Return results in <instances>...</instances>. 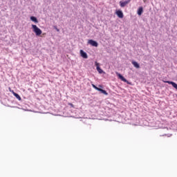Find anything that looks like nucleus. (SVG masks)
<instances>
[{
	"label": "nucleus",
	"mask_w": 177,
	"mask_h": 177,
	"mask_svg": "<svg viewBox=\"0 0 177 177\" xmlns=\"http://www.w3.org/2000/svg\"><path fill=\"white\" fill-rule=\"evenodd\" d=\"M116 75L118 77V78L120 80H121V81H123V82H127V84H129L128 82V80H127V79H125V77H124V76H122V75H121V73L116 72Z\"/></svg>",
	"instance_id": "nucleus-2"
},
{
	"label": "nucleus",
	"mask_w": 177,
	"mask_h": 177,
	"mask_svg": "<svg viewBox=\"0 0 177 177\" xmlns=\"http://www.w3.org/2000/svg\"><path fill=\"white\" fill-rule=\"evenodd\" d=\"M91 86H93V88H95L96 86V85L92 84Z\"/></svg>",
	"instance_id": "nucleus-16"
},
{
	"label": "nucleus",
	"mask_w": 177,
	"mask_h": 177,
	"mask_svg": "<svg viewBox=\"0 0 177 177\" xmlns=\"http://www.w3.org/2000/svg\"><path fill=\"white\" fill-rule=\"evenodd\" d=\"M99 92H101V93H103L104 95H109V93H107V91H106L105 90H103L102 88H100Z\"/></svg>",
	"instance_id": "nucleus-13"
},
{
	"label": "nucleus",
	"mask_w": 177,
	"mask_h": 177,
	"mask_svg": "<svg viewBox=\"0 0 177 177\" xmlns=\"http://www.w3.org/2000/svg\"><path fill=\"white\" fill-rule=\"evenodd\" d=\"M80 56H82L83 59H88V54L83 50H80Z\"/></svg>",
	"instance_id": "nucleus-5"
},
{
	"label": "nucleus",
	"mask_w": 177,
	"mask_h": 177,
	"mask_svg": "<svg viewBox=\"0 0 177 177\" xmlns=\"http://www.w3.org/2000/svg\"><path fill=\"white\" fill-rule=\"evenodd\" d=\"M127 1L129 3L131 2V0H127Z\"/></svg>",
	"instance_id": "nucleus-17"
},
{
	"label": "nucleus",
	"mask_w": 177,
	"mask_h": 177,
	"mask_svg": "<svg viewBox=\"0 0 177 177\" xmlns=\"http://www.w3.org/2000/svg\"><path fill=\"white\" fill-rule=\"evenodd\" d=\"M57 31H59V29H57Z\"/></svg>",
	"instance_id": "nucleus-18"
},
{
	"label": "nucleus",
	"mask_w": 177,
	"mask_h": 177,
	"mask_svg": "<svg viewBox=\"0 0 177 177\" xmlns=\"http://www.w3.org/2000/svg\"><path fill=\"white\" fill-rule=\"evenodd\" d=\"M30 20H31V21H33L36 24H38V19H37V17H35L34 16L30 17Z\"/></svg>",
	"instance_id": "nucleus-11"
},
{
	"label": "nucleus",
	"mask_w": 177,
	"mask_h": 177,
	"mask_svg": "<svg viewBox=\"0 0 177 177\" xmlns=\"http://www.w3.org/2000/svg\"><path fill=\"white\" fill-rule=\"evenodd\" d=\"M95 66L97 71L99 73V74H103V71L100 68V66H99V63L95 62Z\"/></svg>",
	"instance_id": "nucleus-7"
},
{
	"label": "nucleus",
	"mask_w": 177,
	"mask_h": 177,
	"mask_svg": "<svg viewBox=\"0 0 177 177\" xmlns=\"http://www.w3.org/2000/svg\"><path fill=\"white\" fill-rule=\"evenodd\" d=\"M88 44L91 45V46H95V48H97V46H99L96 41L92 39L88 40Z\"/></svg>",
	"instance_id": "nucleus-3"
},
{
	"label": "nucleus",
	"mask_w": 177,
	"mask_h": 177,
	"mask_svg": "<svg viewBox=\"0 0 177 177\" xmlns=\"http://www.w3.org/2000/svg\"><path fill=\"white\" fill-rule=\"evenodd\" d=\"M131 64L134 67H136V68H140V65H139L138 62L133 61Z\"/></svg>",
	"instance_id": "nucleus-9"
},
{
	"label": "nucleus",
	"mask_w": 177,
	"mask_h": 177,
	"mask_svg": "<svg viewBox=\"0 0 177 177\" xmlns=\"http://www.w3.org/2000/svg\"><path fill=\"white\" fill-rule=\"evenodd\" d=\"M129 1H120V5L121 6V8H125V6H127V5H128Z\"/></svg>",
	"instance_id": "nucleus-8"
},
{
	"label": "nucleus",
	"mask_w": 177,
	"mask_h": 177,
	"mask_svg": "<svg viewBox=\"0 0 177 177\" xmlns=\"http://www.w3.org/2000/svg\"><path fill=\"white\" fill-rule=\"evenodd\" d=\"M165 84H169V85H172L173 88H175V89L177 90V84L175 83L174 82H171V81H165Z\"/></svg>",
	"instance_id": "nucleus-4"
},
{
	"label": "nucleus",
	"mask_w": 177,
	"mask_h": 177,
	"mask_svg": "<svg viewBox=\"0 0 177 177\" xmlns=\"http://www.w3.org/2000/svg\"><path fill=\"white\" fill-rule=\"evenodd\" d=\"M94 89H95L96 91H100V88L97 87L95 86V87H94Z\"/></svg>",
	"instance_id": "nucleus-14"
},
{
	"label": "nucleus",
	"mask_w": 177,
	"mask_h": 177,
	"mask_svg": "<svg viewBox=\"0 0 177 177\" xmlns=\"http://www.w3.org/2000/svg\"><path fill=\"white\" fill-rule=\"evenodd\" d=\"M138 16H142V13H143V7H140L137 12Z\"/></svg>",
	"instance_id": "nucleus-10"
},
{
	"label": "nucleus",
	"mask_w": 177,
	"mask_h": 177,
	"mask_svg": "<svg viewBox=\"0 0 177 177\" xmlns=\"http://www.w3.org/2000/svg\"><path fill=\"white\" fill-rule=\"evenodd\" d=\"M116 15L118 16V17H119V19H122V17H124V13L122 12V10H118L116 11Z\"/></svg>",
	"instance_id": "nucleus-6"
},
{
	"label": "nucleus",
	"mask_w": 177,
	"mask_h": 177,
	"mask_svg": "<svg viewBox=\"0 0 177 177\" xmlns=\"http://www.w3.org/2000/svg\"><path fill=\"white\" fill-rule=\"evenodd\" d=\"M32 28L37 37H39L42 34V30L37 25H32Z\"/></svg>",
	"instance_id": "nucleus-1"
},
{
	"label": "nucleus",
	"mask_w": 177,
	"mask_h": 177,
	"mask_svg": "<svg viewBox=\"0 0 177 177\" xmlns=\"http://www.w3.org/2000/svg\"><path fill=\"white\" fill-rule=\"evenodd\" d=\"M94 89H95L96 91H100V88L97 87L95 86V87H94Z\"/></svg>",
	"instance_id": "nucleus-15"
},
{
	"label": "nucleus",
	"mask_w": 177,
	"mask_h": 177,
	"mask_svg": "<svg viewBox=\"0 0 177 177\" xmlns=\"http://www.w3.org/2000/svg\"><path fill=\"white\" fill-rule=\"evenodd\" d=\"M13 95L14 96H15V97H17L18 99V100H21V97H20V95L15 92H13Z\"/></svg>",
	"instance_id": "nucleus-12"
}]
</instances>
